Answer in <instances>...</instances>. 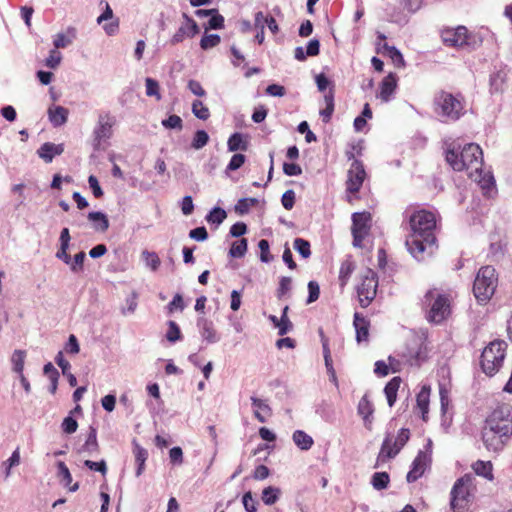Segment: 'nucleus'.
<instances>
[{"mask_svg": "<svg viewBox=\"0 0 512 512\" xmlns=\"http://www.w3.org/2000/svg\"><path fill=\"white\" fill-rule=\"evenodd\" d=\"M355 269L354 263L346 259L341 263L340 270H339V283L341 288H344L346 284L348 283L353 271Z\"/></svg>", "mask_w": 512, "mask_h": 512, "instance_id": "obj_34", "label": "nucleus"}, {"mask_svg": "<svg viewBox=\"0 0 512 512\" xmlns=\"http://www.w3.org/2000/svg\"><path fill=\"white\" fill-rule=\"evenodd\" d=\"M115 119L109 114H101L93 130V148L96 151L105 150L108 140L113 135Z\"/></svg>", "mask_w": 512, "mask_h": 512, "instance_id": "obj_10", "label": "nucleus"}, {"mask_svg": "<svg viewBox=\"0 0 512 512\" xmlns=\"http://www.w3.org/2000/svg\"><path fill=\"white\" fill-rule=\"evenodd\" d=\"M308 290H309V295L307 298V303L310 304V303L315 302L319 298L320 288H319L318 283L315 281H310L308 283Z\"/></svg>", "mask_w": 512, "mask_h": 512, "instance_id": "obj_60", "label": "nucleus"}, {"mask_svg": "<svg viewBox=\"0 0 512 512\" xmlns=\"http://www.w3.org/2000/svg\"><path fill=\"white\" fill-rule=\"evenodd\" d=\"M102 3L105 4V8H104V11L102 12V14L100 16H98L96 22H97V24L100 25L105 21L111 20L109 23H105L102 26V28L108 36H113V35L117 34V32L119 30L120 22H119L118 18H114V13H113V10L110 7L109 3L105 2V1H101V4Z\"/></svg>", "mask_w": 512, "mask_h": 512, "instance_id": "obj_17", "label": "nucleus"}, {"mask_svg": "<svg viewBox=\"0 0 512 512\" xmlns=\"http://www.w3.org/2000/svg\"><path fill=\"white\" fill-rule=\"evenodd\" d=\"M68 109L62 106H50L48 108V117L55 127L64 125L68 118Z\"/></svg>", "mask_w": 512, "mask_h": 512, "instance_id": "obj_24", "label": "nucleus"}, {"mask_svg": "<svg viewBox=\"0 0 512 512\" xmlns=\"http://www.w3.org/2000/svg\"><path fill=\"white\" fill-rule=\"evenodd\" d=\"M292 439L298 448L305 451L309 450L314 444L313 438L302 430L294 431Z\"/></svg>", "mask_w": 512, "mask_h": 512, "instance_id": "obj_29", "label": "nucleus"}, {"mask_svg": "<svg viewBox=\"0 0 512 512\" xmlns=\"http://www.w3.org/2000/svg\"><path fill=\"white\" fill-rule=\"evenodd\" d=\"M371 483L376 490L385 489L389 483V475L386 472H376L372 476Z\"/></svg>", "mask_w": 512, "mask_h": 512, "instance_id": "obj_42", "label": "nucleus"}, {"mask_svg": "<svg viewBox=\"0 0 512 512\" xmlns=\"http://www.w3.org/2000/svg\"><path fill=\"white\" fill-rule=\"evenodd\" d=\"M441 38L446 45L456 48H475L477 45L476 36L464 26L444 29Z\"/></svg>", "mask_w": 512, "mask_h": 512, "instance_id": "obj_9", "label": "nucleus"}, {"mask_svg": "<svg viewBox=\"0 0 512 512\" xmlns=\"http://www.w3.org/2000/svg\"><path fill=\"white\" fill-rule=\"evenodd\" d=\"M252 406L254 408V416L255 418L261 422L265 423L267 420V417L271 416L272 410L268 403L265 400L259 399L255 396H252L250 398Z\"/></svg>", "mask_w": 512, "mask_h": 512, "instance_id": "obj_20", "label": "nucleus"}, {"mask_svg": "<svg viewBox=\"0 0 512 512\" xmlns=\"http://www.w3.org/2000/svg\"><path fill=\"white\" fill-rule=\"evenodd\" d=\"M281 494V490L278 487L268 486L263 489L261 499L265 505L271 506L275 504Z\"/></svg>", "mask_w": 512, "mask_h": 512, "instance_id": "obj_35", "label": "nucleus"}, {"mask_svg": "<svg viewBox=\"0 0 512 512\" xmlns=\"http://www.w3.org/2000/svg\"><path fill=\"white\" fill-rule=\"evenodd\" d=\"M63 151L62 145L46 142L38 149L37 153L46 163H50L56 155L62 154Z\"/></svg>", "mask_w": 512, "mask_h": 512, "instance_id": "obj_21", "label": "nucleus"}, {"mask_svg": "<svg viewBox=\"0 0 512 512\" xmlns=\"http://www.w3.org/2000/svg\"><path fill=\"white\" fill-rule=\"evenodd\" d=\"M62 61V54L57 49H52L45 59V65L50 69H56Z\"/></svg>", "mask_w": 512, "mask_h": 512, "instance_id": "obj_49", "label": "nucleus"}, {"mask_svg": "<svg viewBox=\"0 0 512 512\" xmlns=\"http://www.w3.org/2000/svg\"><path fill=\"white\" fill-rule=\"evenodd\" d=\"M86 254L85 252L81 251L77 253L74 258H71V263L68 264L70 266V269L74 273H78L83 271V264L85 260Z\"/></svg>", "mask_w": 512, "mask_h": 512, "instance_id": "obj_51", "label": "nucleus"}, {"mask_svg": "<svg viewBox=\"0 0 512 512\" xmlns=\"http://www.w3.org/2000/svg\"><path fill=\"white\" fill-rule=\"evenodd\" d=\"M76 38V29L69 27L66 32L57 33L54 36L53 45L55 49L67 48Z\"/></svg>", "mask_w": 512, "mask_h": 512, "instance_id": "obj_23", "label": "nucleus"}, {"mask_svg": "<svg viewBox=\"0 0 512 512\" xmlns=\"http://www.w3.org/2000/svg\"><path fill=\"white\" fill-rule=\"evenodd\" d=\"M25 357L26 353L23 350H15L12 355L13 371L19 375L23 374Z\"/></svg>", "mask_w": 512, "mask_h": 512, "instance_id": "obj_37", "label": "nucleus"}, {"mask_svg": "<svg viewBox=\"0 0 512 512\" xmlns=\"http://www.w3.org/2000/svg\"><path fill=\"white\" fill-rule=\"evenodd\" d=\"M354 327L356 330V340L358 343L368 340L369 322L359 313L354 314Z\"/></svg>", "mask_w": 512, "mask_h": 512, "instance_id": "obj_22", "label": "nucleus"}, {"mask_svg": "<svg viewBox=\"0 0 512 512\" xmlns=\"http://www.w3.org/2000/svg\"><path fill=\"white\" fill-rule=\"evenodd\" d=\"M357 413L362 417L365 428L372 430L374 406L367 394L360 399L357 406Z\"/></svg>", "mask_w": 512, "mask_h": 512, "instance_id": "obj_18", "label": "nucleus"}, {"mask_svg": "<svg viewBox=\"0 0 512 512\" xmlns=\"http://www.w3.org/2000/svg\"><path fill=\"white\" fill-rule=\"evenodd\" d=\"M282 205L285 209L290 210L294 206L295 202V192L293 190H287L281 199Z\"/></svg>", "mask_w": 512, "mask_h": 512, "instance_id": "obj_64", "label": "nucleus"}, {"mask_svg": "<svg viewBox=\"0 0 512 512\" xmlns=\"http://www.w3.org/2000/svg\"><path fill=\"white\" fill-rule=\"evenodd\" d=\"M507 344L504 341L496 340L486 346L481 354V367L488 376L495 375L505 358Z\"/></svg>", "mask_w": 512, "mask_h": 512, "instance_id": "obj_7", "label": "nucleus"}, {"mask_svg": "<svg viewBox=\"0 0 512 512\" xmlns=\"http://www.w3.org/2000/svg\"><path fill=\"white\" fill-rule=\"evenodd\" d=\"M166 339L171 343H174L181 339V331H180L179 326L176 324V322H174V321L168 322V330L166 333Z\"/></svg>", "mask_w": 512, "mask_h": 512, "instance_id": "obj_50", "label": "nucleus"}, {"mask_svg": "<svg viewBox=\"0 0 512 512\" xmlns=\"http://www.w3.org/2000/svg\"><path fill=\"white\" fill-rule=\"evenodd\" d=\"M481 435L488 451L503 450L512 436V406L498 405L486 418Z\"/></svg>", "mask_w": 512, "mask_h": 512, "instance_id": "obj_2", "label": "nucleus"}, {"mask_svg": "<svg viewBox=\"0 0 512 512\" xmlns=\"http://www.w3.org/2000/svg\"><path fill=\"white\" fill-rule=\"evenodd\" d=\"M245 162V156L243 154H234L227 166V170L235 171L239 169Z\"/></svg>", "mask_w": 512, "mask_h": 512, "instance_id": "obj_62", "label": "nucleus"}, {"mask_svg": "<svg viewBox=\"0 0 512 512\" xmlns=\"http://www.w3.org/2000/svg\"><path fill=\"white\" fill-rule=\"evenodd\" d=\"M84 465L90 470L100 472L102 475H105L107 472V466L104 460H101L99 462L85 460Z\"/></svg>", "mask_w": 512, "mask_h": 512, "instance_id": "obj_59", "label": "nucleus"}, {"mask_svg": "<svg viewBox=\"0 0 512 512\" xmlns=\"http://www.w3.org/2000/svg\"><path fill=\"white\" fill-rule=\"evenodd\" d=\"M138 294L133 291L125 300V306L122 307L121 312L123 315H131L136 311L138 306Z\"/></svg>", "mask_w": 512, "mask_h": 512, "instance_id": "obj_41", "label": "nucleus"}, {"mask_svg": "<svg viewBox=\"0 0 512 512\" xmlns=\"http://www.w3.org/2000/svg\"><path fill=\"white\" fill-rule=\"evenodd\" d=\"M366 177V172L363 164L354 159L347 174L346 187L350 193H357Z\"/></svg>", "mask_w": 512, "mask_h": 512, "instance_id": "obj_15", "label": "nucleus"}, {"mask_svg": "<svg viewBox=\"0 0 512 512\" xmlns=\"http://www.w3.org/2000/svg\"><path fill=\"white\" fill-rule=\"evenodd\" d=\"M141 257L145 263V266L150 268L152 271H156L161 264L160 258L155 252L144 250L141 253Z\"/></svg>", "mask_w": 512, "mask_h": 512, "instance_id": "obj_36", "label": "nucleus"}, {"mask_svg": "<svg viewBox=\"0 0 512 512\" xmlns=\"http://www.w3.org/2000/svg\"><path fill=\"white\" fill-rule=\"evenodd\" d=\"M384 47L388 51L389 56L397 66H404L403 56L398 49H396L395 47L388 46L387 44H385Z\"/></svg>", "mask_w": 512, "mask_h": 512, "instance_id": "obj_57", "label": "nucleus"}, {"mask_svg": "<svg viewBox=\"0 0 512 512\" xmlns=\"http://www.w3.org/2000/svg\"><path fill=\"white\" fill-rule=\"evenodd\" d=\"M258 247L261 251V261L265 263L270 262L272 260V256L269 254V242L265 239H261L258 243Z\"/></svg>", "mask_w": 512, "mask_h": 512, "instance_id": "obj_58", "label": "nucleus"}, {"mask_svg": "<svg viewBox=\"0 0 512 512\" xmlns=\"http://www.w3.org/2000/svg\"><path fill=\"white\" fill-rule=\"evenodd\" d=\"M378 287L377 274L370 268H366L360 275V283L356 287L359 304L366 308L376 296Z\"/></svg>", "mask_w": 512, "mask_h": 512, "instance_id": "obj_8", "label": "nucleus"}, {"mask_svg": "<svg viewBox=\"0 0 512 512\" xmlns=\"http://www.w3.org/2000/svg\"><path fill=\"white\" fill-rule=\"evenodd\" d=\"M436 113L446 120L456 121L464 114V104L461 95L440 92L434 99Z\"/></svg>", "mask_w": 512, "mask_h": 512, "instance_id": "obj_6", "label": "nucleus"}, {"mask_svg": "<svg viewBox=\"0 0 512 512\" xmlns=\"http://www.w3.org/2000/svg\"><path fill=\"white\" fill-rule=\"evenodd\" d=\"M401 379L400 377L392 378L385 386L384 392L387 398L388 405L392 407L396 402L397 391L400 387Z\"/></svg>", "mask_w": 512, "mask_h": 512, "instance_id": "obj_31", "label": "nucleus"}, {"mask_svg": "<svg viewBox=\"0 0 512 512\" xmlns=\"http://www.w3.org/2000/svg\"><path fill=\"white\" fill-rule=\"evenodd\" d=\"M454 144L448 147L446 161L455 171L479 170L483 165V153L479 145L469 143L461 150Z\"/></svg>", "mask_w": 512, "mask_h": 512, "instance_id": "obj_3", "label": "nucleus"}, {"mask_svg": "<svg viewBox=\"0 0 512 512\" xmlns=\"http://www.w3.org/2000/svg\"><path fill=\"white\" fill-rule=\"evenodd\" d=\"M293 247L303 258H308L311 255L310 243L305 239L296 238Z\"/></svg>", "mask_w": 512, "mask_h": 512, "instance_id": "obj_45", "label": "nucleus"}, {"mask_svg": "<svg viewBox=\"0 0 512 512\" xmlns=\"http://www.w3.org/2000/svg\"><path fill=\"white\" fill-rule=\"evenodd\" d=\"M397 86L396 77L393 74L387 75L381 82L380 86V98L387 102L391 95L394 93Z\"/></svg>", "mask_w": 512, "mask_h": 512, "instance_id": "obj_25", "label": "nucleus"}, {"mask_svg": "<svg viewBox=\"0 0 512 512\" xmlns=\"http://www.w3.org/2000/svg\"><path fill=\"white\" fill-rule=\"evenodd\" d=\"M193 114L201 120H207L210 116L209 109L200 100H195L192 103Z\"/></svg>", "mask_w": 512, "mask_h": 512, "instance_id": "obj_44", "label": "nucleus"}, {"mask_svg": "<svg viewBox=\"0 0 512 512\" xmlns=\"http://www.w3.org/2000/svg\"><path fill=\"white\" fill-rule=\"evenodd\" d=\"M197 326L202 338L209 344L217 343L220 339L217 331L214 328L213 322L201 317L197 321Z\"/></svg>", "mask_w": 512, "mask_h": 512, "instance_id": "obj_19", "label": "nucleus"}, {"mask_svg": "<svg viewBox=\"0 0 512 512\" xmlns=\"http://www.w3.org/2000/svg\"><path fill=\"white\" fill-rule=\"evenodd\" d=\"M469 176L477 182L482 189L489 190L494 185V179L493 176L487 172L484 173L482 171V167L479 170H473L469 172Z\"/></svg>", "mask_w": 512, "mask_h": 512, "instance_id": "obj_26", "label": "nucleus"}, {"mask_svg": "<svg viewBox=\"0 0 512 512\" xmlns=\"http://www.w3.org/2000/svg\"><path fill=\"white\" fill-rule=\"evenodd\" d=\"M82 451L88 453L89 455H93L99 451L97 431L93 426H91L89 429V434L84 445L82 446Z\"/></svg>", "mask_w": 512, "mask_h": 512, "instance_id": "obj_33", "label": "nucleus"}, {"mask_svg": "<svg viewBox=\"0 0 512 512\" xmlns=\"http://www.w3.org/2000/svg\"><path fill=\"white\" fill-rule=\"evenodd\" d=\"M162 125L169 129H181L182 119L178 115H170L167 119L162 121Z\"/></svg>", "mask_w": 512, "mask_h": 512, "instance_id": "obj_56", "label": "nucleus"}, {"mask_svg": "<svg viewBox=\"0 0 512 512\" xmlns=\"http://www.w3.org/2000/svg\"><path fill=\"white\" fill-rule=\"evenodd\" d=\"M247 251V240L242 238L232 243L229 254L234 258H241Z\"/></svg>", "mask_w": 512, "mask_h": 512, "instance_id": "obj_38", "label": "nucleus"}, {"mask_svg": "<svg viewBox=\"0 0 512 512\" xmlns=\"http://www.w3.org/2000/svg\"><path fill=\"white\" fill-rule=\"evenodd\" d=\"M77 428L78 422L71 415L65 417L61 423V429L66 434H73Z\"/></svg>", "mask_w": 512, "mask_h": 512, "instance_id": "obj_52", "label": "nucleus"}, {"mask_svg": "<svg viewBox=\"0 0 512 512\" xmlns=\"http://www.w3.org/2000/svg\"><path fill=\"white\" fill-rule=\"evenodd\" d=\"M410 437V432L408 429L402 428L394 441L391 442L389 437H386L382 443L381 450L378 454V462H386L387 460L395 457L400 450L404 447Z\"/></svg>", "mask_w": 512, "mask_h": 512, "instance_id": "obj_12", "label": "nucleus"}, {"mask_svg": "<svg viewBox=\"0 0 512 512\" xmlns=\"http://www.w3.org/2000/svg\"><path fill=\"white\" fill-rule=\"evenodd\" d=\"M429 398H430V387L424 385L420 392L417 394L416 402L417 407L422 414V419L427 420V414L429 411Z\"/></svg>", "mask_w": 512, "mask_h": 512, "instance_id": "obj_27", "label": "nucleus"}, {"mask_svg": "<svg viewBox=\"0 0 512 512\" xmlns=\"http://www.w3.org/2000/svg\"><path fill=\"white\" fill-rule=\"evenodd\" d=\"M184 23L179 27L176 33L171 38V44L175 45L182 42L185 37L192 38L199 33L197 23L190 18L187 14H183Z\"/></svg>", "mask_w": 512, "mask_h": 512, "instance_id": "obj_16", "label": "nucleus"}, {"mask_svg": "<svg viewBox=\"0 0 512 512\" xmlns=\"http://www.w3.org/2000/svg\"><path fill=\"white\" fill-rule=\"evenodd\" d=\"M20 464V450L16 448L12 455L3 462V466L5 468V478H8L11 475V469Z\"/></svg>", "mask_w": 512, "mask_h": 512, "instance_id": "obj_40", "label": "nucleus"}, {"mask_svg": "<svg viewBox=\"0 0 512 512\" xmlns=\"http://www.w3.org/2000/svg\"><path fill=\"white\" fill-rule=\"evenodd\" d=\"M133 444H134L133 453L135 456V461L137 463L136 476L139 477L144 471L145 462L148 458V452L146 449L141 447L136 442H133Z\"/></svg>", "mask_w": 512, "mask_h": 512, "instance_id": "obj_32", "label": "nucleus"}, {"mask_svg": "<svg viewBox=\"0 0 512 512\" xmlns=\"http://www.w3.org/2000/svg\"><path fill=\"white\" fill-rule=\"evenodd\" d=\"M409 222L411 234L406 239V246L415 259L424 260L426 255L433 254L435 250V214L427 210L415 211Z\"/></svg>", "mask_w": 512, "mask_h": 512, "instance_id": "obj_1", "label": "nucleus"}, {"mask_svg": "<svg viewBox=\"0 0 512 512\" xmlns=\"http://www.w3.org/2000/svg\"><path fill=\"white\" fill-rule=\"evenodd\" d=\"M257 202L258 201L255 198L240 199L235 206V211L241 215L246 214Z\"/></svg>", "mask_w": 512, "mask_h": 512, "instance_id": "obj_48", "label": "nucleus"}, {"mask_svg": "<svg viewBox=\"0 0 512 512\" xmlns=\"http://www.w3.org/2000/svg\"><path fill=\"white\" fill-rule=\"evenodd\" d=\"M228 149L229 151H237V150H246L247 144L243 140V136L240 133L232 134L228 139Z\"/></svg>", "mask_w": 512, "mask_h": 512, "instance_id": "obj_39", "label": "nucleus"}, {"mask_svg": "<svg viewBox=\"0 0 512 512\" xmlns=\"http://www.w3.org/2000/svg\"><path fill=\"white\" fill-rule=\"evenodd\" d=\"M474 476L465 474L454 483L450 492V507L453 512H465L473 499Z\"/></svg>", "mask_w": 512, "mask_h": 512, "instance_id": "obj_4", "label": "nucleus"}, {"mask_svg": "<svg viewBox=\"0 0 512 512\" xmlns=\"http://www.w3.org/2000/svg\"><path fill=\"white\" fill-rule=\"evenodd\" d=\"M432 446V441L429 439L426 451H419L418 455L414 459L412 463V468L407 474V481L409 483L416 481L418 478H420L423 473L425 472L426 468L428 467L431 457H430V449Z\"/></svg>", "mask_w": 512, "mask_h": 512, "instance_id": "obj_14", "label": "nucleus"}, {"mask_svg": "<svg viewBox=\"0 0 512 512\" xmlns=\"http://www.w3.org/2000/svg\"><path fill=\"white\" fill-rule=\"evenodd\" d=\"M146 95L147 96H155L158 100L161 98L159 93V84L156 80L152 78H146Z\"/></svg>", "mask_w": 512, "mask_h": 512, "instance_id": "obj_55", "label": "nucleus"}, {"mask_svg": "<svg viewBox=\"0 0 512 512\" xmlns=\"http://www.w3.org/2000/svg\"><path fill=\"white\" fill-rule=\"evenodd\" d=\"M371 215L368 212H357L352 215L353 245L361 248L363 240L368 236L371 229Z\"/></svg>", "mask_w": 512, "mask_h": 512, "instance_id": "obj_13", "label": "nucleus"}, {"mask_svg": "<svg viewBox=\"0 0 512 512\" xmlns=\"http://www.w3.org/2000/svg\"><path fill=\"white\" fill-rule=\"evenodd\" d=\"M498 285L495 268L484 266L479 269L473 284V293L480 304L487 303L494 295Z\"/></svg>", "mask_w": 512, "mask_h": 512, "instance_id": "obj_5", "label": "nucleus"}, {"mask_svg": "<svg viewBox=\"0 0 512 512\" xmlns=\"http://www.w3.org/2000/svg\"><path fill=\"white\" fill-rule=\"evenodd\" d=\"M426 302L431 303L428 319L434 323H440L449 314L450 305L447 297L438 294L435 290H430L425 295Z\"/></svg>", "mask_w": 512, "mask_h": 512, "instance_id": "obj_11", "label": "nucleus"}, {"mask_svg": "<svg viewBox=\"0 0 512 512\" xmlns=\"http://www.w3.org/2000/svg\"><path fill=\"white\" fill-rule=\"evenodd\" d=\"M227 217L225 210L215 207L210 213L206 216V220L210 223L221 224Z\"/></svg>", "mask_w": 512, "mask_h": 512, "instance_id": "obj_47", "label": "nucleus"}, {"mask_svg": "<svg viewBox=\"0 0 512 512\" xmlns=\"http://www.w3.org/2000/svg\"><path fill=\"white\" fill-rule=\"evenodd\" d=\"M169 458L172 464L181 465L183 463V451L180 447H173L169 451Z\"/></svg>", "mask_w": 512, "mask_h": 512, "instance_id": "obj_63", "label": "nucleus"}, {"mask_svg": "<svg viewBox=\"0 0 512 512\" xmlns=\"http://www.w3.org/2000/svg\"><path fill=\"white\" fill-rule=\"evenodd\" d=\"M58 466V474L62 477V480L66 486L70 485L72 482V476L68 469V467L65 465L64 462L60 461L57 464Z\"/></svg>", "mask_w": 512, "mask_h": 512, "instance_id": "obj_61", "label": "nucleus"}, {"mask_svg": "<svg viewBox=\"0 0 512 512\" xmlns=\"http://www.w3.org/2000/svg\"><path fill=\"white\" fill-rule=\"evenodd\" d=\"M242 503L246 512L257 511L258 502L253 498L252 493L250 491L246 492L243 495Z\"/></svg>", "mask_w": 512, "mask_h": 512, "instance_id": "obj_54", "label": "nucleus"}, {"mask_svg": "<svg viewBox=\"0 0 512 512\" xmlns=\"http://www.w3.org/2000/svg\"><path fill=\"white\" fill-rule=\"evenodd\" d=\"M505 82V74L502 71H498L490 77V90L491 92H499L503 89Z\"/></svg>", "mask_w": 512, "mask_h": 512, "instance_id": "obj_43", "label": "nucleus"}, {"mask_svg": "<svg viewBox=\"0 0 512 512\" xmlns=\"http://www.w3.org/2000/svg\"><path fill=\"white\" fill-rule=\"evenodd\" d=\"M220 43V37L217 34L205 35L200 41L202 49L207 50L217 46Z\"/></svg>", "mask_w": 512, "mask_h": 512, "instance_id": "obj_53", "label": "nucleus"}, {"mask_svg": "<svg viewBox=\"0 0 512 512\" xmlns=\"http://www.w3.org/2000/svg\"><path fill=\"white\" fill-rule=\"evenodd\" d=\"M472 469L474 473L478 476H481L489 481H492L494 479L493 465L491 461L477 460L472 464Z\"/></svg>", "mask_w": 512, "mask_h": 512, "instance_id": "obj_28", "label": "nucleus"}, {"mask_svg": "<svg viewBox=\"0 0 512 512\" xmlns=\"http://www.w3.org/2000/svg\"><path fill=\"white\" fill-rule=\"evenodd\" d=\"M208 141L209 135L207 134V132L204 130H198L194 135L191 146L194 149L199 150L203 148L208 143Z\"/></svg>", "mask_w": 512, "mask_h": 512, "instance_id": "obj_46", "label": "nucleus"}, {"mask_svg": "<svg viewBox=\"0 0 512 512\" xmlns=\"http://www.w3.org/2000/svg\"><path fill=\"white\" fill-rule=\"evenodd\" d=\"M88 220L93 223V227L96 231L105 232L109 228V220L102 212L88 213Z\"/></svg>", "mask_w": 512, "mask_h": 512, "instance_id": "obj_30", "label": "nucleus"}]
</instances>
